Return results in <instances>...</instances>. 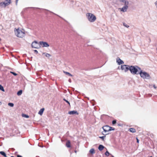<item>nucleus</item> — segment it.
Wrapping results in <instances>:
<instances>
[{"label":"nucleus","mask_w":157,"mask_h":157,"mask_svg":"<svg viewBox=\"0 0 157 157\" xmlns=\"http://www.w3.org/2000/svg\"><path fill=\"white\" fill-rule=\"evenodd\" d=\"M31 46L32 48H38L41 47L40 43H38L36 41H34L32 42Z\"/></svg>","instance_id":"obj_5"},{"label":"nucleus","mask_w":157,"mask_h":157,"mask_svg":"<svg viewBox=\"0 0 157 157\" xmlns=\"http://www.w3.org/2000/svg\"><path fill=\"white\" fill-rule=\"evenodd\" d=\"M17 157H22V156H21V155H17Z\"/></svg>","instance_id":"obj_39"},{"label":"nucleus","mask_w":157,"mask_h":157,"mask_svg":"<svg viewBox=\"0 0 157 157\" xmlns=\"http://www.w3.org/2000/svg\"><path fill=\"white\" fill-rule=\"evenodd\" d=\"M22 93V90H20L18 91L17 93V94L18 96L21 95Z\"/></svg>","instance_id":"obj_17"},{"label":"nucleus","mask_w":157,"mask_h":157,"mask_svg":"<svg viewBox=\"0 0 157 157\" xmlns=\"http://www.w3.org/2000/svg\"><path fill=\"white\" fill-rule=\"evenodd\" d=\"M0 90L3 92L5 91V90L4 89V88L1 85H0Z\"/></svg>","instance_id":"obj_22"},{"label":"nucleus","mask_w":157,"mask_h":157,"mask_svg":"<svg viewBox=\"0 0 157 157\" xmlns=\"http://www.w3.org/2000/svg\"><path fill=\"white\" fill-rule=\"evenodd\" d=\"M10 73L14 76H16L17 75V74L14 72L11 71Z\"/></svg>","instance_id":"obj_32"},{"label":"nucleus","mask_w":157,"mask_h":157,"mask_svg":"<svg viewBox=\"0 0 157 157\" xmlns=\"http://www.w3.org/2000/svg\"><path fill=\"white\" fill-rule=\"evenodd\" d=\"M66 146L68 147H71V143L70 141L68 140L66 143Z\"/></svg>","instance_id":"obj_16"},{"label":"nucleus","mask_w":157,"mask_h":157,"mask_svg":"<svg viewBox=\"0 0 157 157\" xmlns=\"http://www.w3.org/2000/svg\"><path fill=\"white\" fill-rule=\"evenodd\" d=\"M116 123V120H114L113 121L112 123L113 124H115Z\"/></svg>","instance_id":"obj_34"},{"label":"nucleus","mask_w":157,"mask_h":157,"mask_svg":"<svg viewBox=\"0 0 157 157\" xmlns=\"http://www.w3.org/2000/svg\"><path fill=\"white\" fill-rule=\"evenodd\" d=\"M50 12H51V13H53L54 14H55V15H57V16H59V17H61L60 16H58V15H57V14H56L55 13H53V12H51V11H50Z\"/></svg>","instance_id":"obj_40"},{"label":"nucleus","mask_w":157,"mask_h":157,"mask_svg":"<svg viewBox=\"0 0 157 157\" xmlns=\"http://www.w3.org/2000/svg\"><path fill=\"white\" fill-rule=\"evenodd\" d=\"M109 126L108 125H105L103 126L102 128L105 132H109Z\"/></svg>","instance_id":"obj_8"},{"label":"nucleus","mask_w":157,"mask_h":157,"mask_svg":"<svg viewBox=\"0 0 157 157\" xmlns=\"http://www.w3.org/2000/svg\"><path fill=\"white\" fill-rule=\"evenodd\" d=\"M15 34L18 37L22 38L25 35V31L23 30H20L18 28L14 29Z\"/></svg>","instance_id":"obj_1"},{"label":"nucleus","mask_w":157,"mask_h":157,"mask_svg":"<svg viewBox=\"0 0 157 157\" xmlns=\"http://www.w3.org/2000/svg\"><path fill=\"white\" fill-rule=\"evenodd\" d=\"M68 113L70 115H73L74 114L78 115V114L77 111L75 110L69 111Z\"/></svg>","instance_id":"obj_11"},{"label":"nucleus","mask_w":157,"mask_h":157,"mask_svg":"<svg viewBox=\"0 0 157 157\" xmlns=\"http://www.w3.org/2000/svg\"><path fill=\"white\" fill-rule=\"evenodd\" d=\"M129 70L130 72L133 75L139 74V73H137V70L136 67V66H130Z\"/></svg>","instance_id":"obj_4"},{"label":"nucleus","mask_w":157,"mask_h":157,"mask_svg":"<svg viewBox=\"0 0 157 157\" xmlns=\"http://www.w3.org/2000/svg\"><path fill=\"white\" fill-rule=\"evenodd\" d=\"M104 148V147L103 145L100 144L99 145L98 149L99 151H101L103 150Z\"/></svg>","instance_id":"obj_13"},{"label":"nucleus","mask_w":157,"mask_h":157,"mask_svg":"<svg viewBox=\"0 0 157 157\" xmlns=\"http://www.w3.org/2000/svg\"><path fill=\"white\" fill-rule=\"evenodd\" d=\"M124 6H128V1L126 0L124 2Z\"/></svg>","instance_id":"obj_24"},{"label":"nucleus","mask_w":157,"mask_h":157,"mask_svg":"<svg viewBox=\"0 0 157 157\" xmlns=\"http://www.w3.org/2000/svg\"><path fill=\"white\" fill-rule=\"evenodd\" d=\"M8 105L10 107H12L13 106L14 104L13 103H9L8 104Z\"/></svg>","instance_id":"obj_26"},{"label":"nucleus","mask_w":157,"mask_h":157,"mask_svg":"<svg viewBox=\"0 0 157 157\" xmlns=\"http://www.w3.org/2000/svg\"><path fill=\"white\" fill-rule=\"evenodd\" d=\"M102 134L103 135H108L109 134V133H107V134H104L103 133V132L102 133Z\"/></svg>","instance_id":"obj_42"},{"label":"nucleus","mask_w":157,"mask_h":157,"mask_svg":"<svg viewBox=\"0 0 157 157\" xmlns=\"http://www.w3.org/2000/svg\"><path fill=\"white\" fill-rule=\"evenodd\" d=\"M0 154L2 155L5 157L6 156V155L5 153L3 151H0Z\"/></svg>","instance_id":"obj_20"},{"label":"nucleus","mask_w":157,"mask_h":157,"mask_svg":"<svg viewBox=\"0 0 157 157\" xmlns=\"http://www.w3.org/2000/svg\"><path fill=\"white\" fill-rule=\"evenodd\" d=\"M34 52L35 53H36V54H37L38 53V51H37V50H34Z\"/></svg>","instance_id":"obj_35"},{"label":"nucleus","mask_w":157,"mask_h":157,"mask_svg":"<svg viewBox=\"0 0 157 157\" xmlns=\"http://www.w3.org/2000/svg\"><path fill=\"white\" fill-rule=\"evenodd\" d=\"M136 140H137V143H139V140L137 138H136Z\"/></svg>","instance_id":"obj_38"},{"label":"nucleus","mask_w":157,"mask_h":157,"mask_svg":"<svg viewBox=\"0 0 157 157\" xmlns=\"http://www.w3.org/2000/svg\"><path fill=\"white\" fill-rule=\"evenodd\" d=\"M125 1L126 0H120L121 2H123L124 3V2H125Z\"/></svg>","instance_id":"obj_36"},{"label":"nucleus","mask_w":157,"mask_h":157,"mask_svg":"<svg viewBox=\"0 0 157 157\" xmlns=\"http://www.w3.org/2000/svg\"><path fill=\"white\" fill-rule=\"evenodd\" d=\"M128 8V6H124L122 8H119V9L121 11L123 12H125L127 11Z\"/></svg>","instance_id":"obj_10"},{"label":"nucleus","mask_w":157,"mask_h":157,"mask_svg":"<svg viewBox=\"0 0 157 157\" xmlns=\"http://www.w3.org/2000/svg\"><path fill=\"white\" fill-rule=\"evenodd\" d=\"M92 154H94L95 153L94 150V148L91 149L89 151Z\"/></svg>","instance_id":"obj_19"},{"label":"nucleus","mask_w":157,"mask_h":157,"mask_svg":"<svg viewBox=\"0 0 157 157\" xmlns=\"http://www.w3.org/2000/svg\"><path fill=\"white\" fill-rule=\"evenodd\" d=\"M117 62L119 65L123 64L124 63L123 61L120 59L119 57H117Z\"/></svg>","instance_id":"obj_9"},{"label":"nucleus","mask_w":157,"mask_h":157,"mask_svg":"<svg viewBox=\"0 0 157 157\" xmlns=\"http://www.w3.org/2000/svg\"><path fill=\"white\" fill-rule=\"evenodd\" d=\"M22 116L23 117H25L26 118H28L29 117V116L25 114H22Z\"/></svg>","instance_id":"obj_29"},{"label":"nucleus","mask_w":157,"mask_h":157,"mask_svg":"<svg viewBox=\"0 0 157 157\" xmlns=\"http://www.w3.org/2000/svg\"><path fill=\"white\" fill-rule=\"evenodd\" d=\"M112 157H114L113 156H112Z\"/></svg>","instance_id":"obj_49"},{"label":"nucleus","mask_w":157,"mask_h":157,"mask_svg":"<svg viewBox=\"0 0 157 157\" xmlns=\"http://www.w3.org/2000/svg\"><path fill=\"white\" fill-rule=\"evenodd\" d=\"M86 16L89 21L90 22H94L96 19V17L91 13H86Z\"/></svg>","instance_id":"obj_2"},{"label":"nucleus","mask_w":157,"mask_h":157,"mask_svg":"<svg viewBox=\"0 0 157 157\" xmlns=\"http://www.w3.org/2000/svg\"><path fill=\"white\" fill-rule=\"evenodd\" d=\"M118 125L120 126V125L119 124H118Z\"/></svg>","instance_id":"obj_48"},{"label":"nucleus","mask_w":157,"mask_h":157,"mask_svg":"<svg viewBox=\"0 0 157 157\" xmlns=\"http://www.w3.org/2000/svg\"><path fill=\"white\" fill-rule=\"evenodd\" d=\"M136 67L137 69V72H138V71H142V70H141V68L138 67V66H136Z\"/></svg>","instance_id":"obj_28"},{"label":"nucleus","mask_w":157,"mask_h":157,"mask_svg":"<svg viewBox=\"0 0 157 157\" xmlns=\"http://www.w3.org/2000/svg\"><path fill=\"white\" fill-rule=\"evenodd\" d=\"M64 73L66 75H68L69 76H72V75L69 72H66V71H63Z\"/></svg>","instance_id":"obj_21"},{"label":"nucleus","mask_w":157,"mask_h":157,"mask_svg":"<svg viewBox=\"0 0 157 157\" xmlns=\"http://www.w3.org/2000/svg\"><path fill=\"white\" fill-rule=\"evenodd\" d=\"M63 100L68 103L69 105V106H70V103L68 101L66 100L65 98L63 99Z\"/></svg>","instance_id":"obj_27"},{"label":"nucleus","mask_w":157,"mask_h":157,"mask_svg":"<svg viewBox=\"0 0 157 157\" xmlns=\"http://www.w3.org/2000/svg\"><path fill=\"white\" fill-rule=\"evenodd\" d=\"M39 43L40 44V45H42V47H48L49 46V44L46 42H44V41H40L39 42Z\"/></svg>","instance_id":"obj_7"},{"label":"nucleus","mask_w":157,"mask_h":157,"mask_svg":"<svg viewBox=\"0 0 157 157\" xmlns=\"http://www.w3.org/2000/svg\"><path fill=\"white\" fill-rule=\"evenodd\" d=\"M68 81L69 82H71V79H69V80H68Z\"/></svg>","instance_id":"obj_43"},{"label":"nucleus","mask_w":157,"mask_h":157,"mask_svg":"<svg viewBox=\"0 0 157 157\" xmlns=\"http://www.w3.org/2000/svg\"><path fill=\"white\" fill-rule=\"evenodd\" d=\"M5 157H8L6 155V156H5Z\"/></svg>","instance_id":"obj_45"},{"label":"nucleus","mask_w":157,"mask_h":157,"mask_svg":"<svg viewBox=\"0 0 157 157\" xmlns=\"http://www.w3.org/2000/svg\"><path fill=\"white\" fill-rule=\"evenodd\" d=\"M18 0H16V5H17V2H18Z\"/></svg>","instance_id":"obj_37"},{"label":"nucleus","mask_w":157,"mask_h":157,"mask_svg":"<svg viewBox=\"0 0 157 157\" xmlns=\"http://www.w3.org/2000/svg\"><path fill=\"white\" fill-rule=\"evenodd\" d=\"M42 54L44 55L46 57L48 58H49L51 56V55L50 54L45 52L43 53Z\"/></svg>","instance_id":"obj_15"},{"label":"nucleus","mask_w":157,"mask_h":157,"mask_svg":"<svg viewBox=\"0 0 157 157\" xmlns=\"http://www.w3.org/2000/svg\"><path fill=\"white\" fill-rule=\"evenodd\" d=\"M129 131L132 132H136V130L135 128H131L129 129Z\"/></svg>","instance_id":"obj_18"},{"label":"nucleus","mask_w":157,"mask_h":157,"mask_svg":"<svg viewBox=\"0 0 157 157\" xmlns=\"http://www.w3.org/2000/svg\"><path fill=\"white\" fill-rule=\"evenodd\" d=\"M115 130V128H112V127L109 126V132L110 131L112 130Z\"/></svg>","instance_id":"obj_23"},{"label":"nucleus","mask_w":157,"mask_h":157,"mask_svg":"<svg viewBox=\"0 0 157 157\" xmlns=\"http://www.w3.org/2000/svg\"><path fill=\"white\" fill-rule=\"evenodd\" d=\"M105 137V136H99V138L102 139L103 140H104V138Z\"/></svg>","instance_id":"obj_33"},{"label":"nucleus","mask_w":157,"mask_h":157,"mask_svg":"<svg viewBox=\"0 0 157 157\" xmlns=\"http://www.w3.org/2000/svg\"><path fill=\"white\" fill-rule=\"evenodd\" d=\"M0 6L2 7H5V3L4 2H2L0 3Z\"/></svg>","instance_id":"obj_25"},{"label":"nucleus","mask_w":157,"mask_h":157,"mask_svg":"<svg viewBox=\"0 0 157 157\" xmlns=\"http://www.w3.org/2000/svg\"><path fill=\"white\" fill-rule=\"evenodd\" d=\"M89 100V98H87Z\"/></svg>","instance_id":"obj_46"},{"label":"nucleus","mask_w":157,"mask_h":157,"mask_svg":"<svg viewBox=\"0 0 157 157\" xmlns=\"http://www.w3.org/2000/svg\"><path fill=\"white\" fill-rule=\"evenodd\" d=\"M130 66L127 65H123L121 66V69L126 72L129 70Z\"/></svg>","instance_id":"obj_6"},{"label":"nucleus","mask_w":157,"mask_h":157,"mask_svg":"<svg viewBox=\"0 0 157 157\" xmlns=\"http://www.w3.org/2000/svg\"><path fill=\"white\" fill-rule=\"evenodd\" d=\"M0 103L1 104V102L0 101Z\"/></svg>","instance_id":"obj_47"},{"label":"nucleus","mask_w":157,"mask_h":157,"mask_svg":"<svg viewBox=\"0 0 157 157\" xmlns=\"http://www.w3.org/2000/svg\"><path fill=\"white\" fill-rule=\"evenodd\" d=\"M139 74L140 75L141 77L143 78L149 79L150 78V75L146 72L141 71L139 72Z\"/></svg>","instance_id":"obj_3"},{"label":"nucleus","mask_w":157,"mask_h":157,"mask_svg":"<svg viewBox=\"0 0 157 157\" xmlns=\"http://www.w3.org/2000/svg\"><path fill=\"white\" fill-rule=\"evenodd\" d=\"M123 25L125 27H126L127 28H128L129 27V25H127L125 23H123Z\"/></svg>","instance_id":"obj_31"},{"label":"nucleus","mask_w":157,"mask_h":157,"mask_svg":"<svg viewBox=\"0 0 157 157\" xmlns=\"http://www.w3.org/2000/svg\"><path fill=\"white\" fill-rule=\"evenodd\" d=\"M105 155L107 156H109V153L108 151H106V152L105 153Z\"/></svg>","instance_id":"obj_30"},{"label":"nucleus","mask_w":157,"mask_h":157,"mask_svg":"<svg viewBox=\"0 0 157 157\" xmlns=\"http://www.w3.org/2000/svg\"><path fill=\"white\" fill-rule=\"evenodd\" d=\"M153 86L154 87V88H155V89H156V87L155 86V85H154Z\"/></svg>","instance_id":"obj_41"},{"label":"nucleus","mask_w":157,"mask_h":157,"mask_svg":"<svg viewBox=\"0 0 157 157\" xmlns=\"http://www.w3.org/2000/svg\"><path fill=\"white\" fill-rule=\"evenodd\" d=\"M44 110V108L41 109L38 112V114L40 115H41L43 114Z\"/></svg>","instance_id":"obj_14"},{"label":"nucleus","mask_w":157,"mask_h":157,"mask_svg":"<svg viewBox=\"0 0 157 157\" xmlns=\"http://www.w3.org/2000/svg\"><path fill=\"white\" fill-rule=\"evenodd\" d=\"M11 157H15L12 156H11Z\"/></svg>","instance_id":"obj_44"},{"label":"nucleus","mask_w":157,"mask_h":157,"mask_svg":"<svg viewBox=\"0 0 157 157\" xmlns=\"http://www.w3.org/2000/svg\"><path fill=\"white\" fill-rule=\"evenodd\" d=\"M3 2L5 3V7H6V6L9 5L11 3V0H6Z\"/></svg>","instance_id":"obj_12"}]
</instances>
